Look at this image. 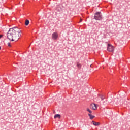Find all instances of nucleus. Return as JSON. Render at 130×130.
Segmentation results:
<instances>
[{"label":"nucleus","mask_w":130,"mask_h":130,"mask_svg":"<svg viewBox=\"0 0 130 130\" xmlns=\"http://www.w3.org/2000/svg\"><path fill=\"white\" fill-rule=\"evenodd\" d=\"M77 67L78 68L79 70H81V69H82V65L79 62L77 63Z\"/></svg>","instance_id":"7"},{"label":"nucleus","mask_w":130,"mask_h":130,"mask_svg":"<svg viewBox=\"0 0 130 130\" xmlns=\"http://www.w3.org/2000/svg\"><path fill=\"white\" fill-rule=\"evenodd\" d=\"M92 109L94 110H96V109H97V106L96 105V104H94L93 106H92Z\"/></svg>","instance_id":"11"},{"label":"nucleus","mask_w":130,"mask_h":130,"mask_svg":"<svg viewBox=\"0 0 130 130\" xmlns=\"http://www.w3.org/2000/svg\"><path fill=\"white\" fill-rule=\"evenodd\" d=\"M3 37V35H0V38H2Z\"/></svg>","instance_id":"15"},{"label":"nucleus","mask_w":130,"mask_h":130,"mask_svg":"<svg viewBox=\"0 0 130 130\" xmlns=\"http://www.w3.org/2000/svg\"><path fill=\"white\" fill-rule=\"evenodd\" d=\"M107 50L108 51H109V52H112L113 51H114V47L111 44H108Z\"/></svg>","instance_id":"5"},{"label":"nucleus","mask_w":130,"mask_h":130,"mask_svg":"<svg viewBox=\"0 0 130 130\" xmlns=\"http://www.w3.org/2000/svg\"><path fill=\"white\" fill-rule=\"evenodd\" d=\"M58 37H59L58 33L56 32H53L52 34L51 38H52V39H53V40H57V39H58Z\"/></svg>","instance_id":"4"},{"label":"nucleus","mask_w":130,"mask_h":130,"mask_svg":"<svg viewBox=\"0 0 130 130\" xmlns=\"http://www.w3.org/2000/svg\"><path fill=\"white\" fill-rule=\"evenodd\" d=\"M7 38L11 41H18L19 39V36L14 35L11 29H9L7 33Z\"/></svg>","instance_id":"1"},{"label":"nucleus","mask_w":130,"mask_h":130,"mask_svg":"<svg viewBox=\"0 0 130 130\" xmlns=\"http://www.w3.org/2000/svg\"><path fill=\"white\" fill-rule=\"evenodd\" d=\"M2 49V47H1V46H0V50Z\"/></svg>","instance_id":"17"},{"label":"nucleus","mask_w":130,"mask_h":130,"mask_svg":"<svg viewBox=\"0 0 130 130\" xmlns=\"http://www.w3.org/2000/svg\"><path fill=\"white\" fill-rule=\"evenodd\" d=\"M92 123L93 124V125H95V126H98V125H99V124H100V122H96L94 121H92Z\"/></svg>","instance_id":"6"},{"label":"nucleus","mask_w":130,"mask_h":130,"mask_svg":"<svg viewBox=\"0 0 130 130\" xmlns=\"http://www.w3.org/2000/svg\"><path fill=\"white\" fill-rule=\"evenodd\" d=\"M87 111H88V112H89V113H92V111H91L90 109H87Z\"/></svg>","instance_id":"13"},{"label":"nucleus","mask_w":130,"mask_h":130,"mask_svg":"<svg viewBox=\"0 0 130 130\" xmlns=\"http://www.w3.org/2000/svg\"><path fill=\"white\" fill-rule=\"evenodd\" d=\"M29 23H30V22L28 20L26 19L25 20V26H28V25H29Z\"/></svg>","instance_id":"10"},{"label":"nucleus","mask_w":130,"mask_h":130,"mask_svg":"<svg viewBox=\"0 0 130 130\" xmlns=\"http://www.w3.org/2000/svg\"><path fill=\"white\" fill-rule=\"evenodd\" d=\"M88 116H89V117H90V118L91 119H93V118H95V116H93V115H92L91 114H88Z\"/></svg>","instance_id":"8"},{"label":"nucleus","mask_w":130,"mask_h":130,"mask_svg":"<svg viewBox=\"0 0 130 130\" xmlns=\"http://www.w3.org/2000/svg\"><path fill=\"white\" fill-rule=\"evenodd\" d=\"M100 97L101 98V99L102 101H103V100H104V99H105V96L104 95H101L100 96Z\"/></svg>","instance_id":"12"},{"label":"nucleus","mask_w":130,"mask_h":130,"mask_svg":"<svg viewBox=\"0 0 130 130\" xmlns=\"http://www.w3.org/2000/svg\"><path fill=\"white\" fill-rule=\"evenodd\" d=\"M8 46H9V47H12V45H11V43H8Z\"/></svg>","instance_id":"14"},{"label":"nucleus","mask_w":130,"mask_h":130,"mask_svg":"<svg viewBox=\"0 0 130 130\" xmlns=\"http://www.w3.org/2000/svg\"><path fill=\"white\" fill-rule=\"evenodd\" d=\"M81 22H82V19H80V23H81Z\"/></svg>","instance_id":"16"},{"label":"nucleus","mask_w":130,"mask_h":130,"mask_svg":"<svg viewBox=\"0 0 130 130\" xmlns=\"http://www.w3.org/2000/svg\"><path fill=\"white\" fill-rule=\"evenodd\" d=\"M13 33L14 35H17L18 37H21V30L18 27H14L9 29Z\"/></svg>","instance_id":"2"},{"label":"nucleus","mask_w":130,"mask_h":130,"mask_svg":"<svg viewBox=\"0 0 130 130\" xmlns=\"http://www.w3.org/2000/svg\"><path fill=\"white\" fill-rule=\"evenodd\" d=\"M94 19L96 21L102 20V14H101V12H96L94 14Z\"/></svg>","instance_id":"3"},{"label":"nucleus","mask_w":130,"mask_h":130,"mask_svg":"<svg viewBox=\"0 0 130 130\" xmlns=\"http://www.w3.org/2000/svg\"><path fill=\"white\" fill-rule=\"evenodd\" d=\"M54 118H60V115L58 114L55 115Z\"/></svg>","instance_id":"9"}]
</instances>
